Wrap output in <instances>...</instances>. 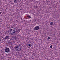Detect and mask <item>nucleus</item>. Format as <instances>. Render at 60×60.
I'll list each match as a JSON object with an SVG mask.
<instances>
[{
    "mask_svg": "<svg viewBox=\"0 0 60 60\" xmlns=\"http://www.w3.org/2000/svg\"><path fill=\"white\" fill-rule=\"evenodd\" d=\"M11 29H12V31L13 30H14V29H13V28H12V29L11 28Z\"/></svg>",
    "mask_w": 60,
    "mask_h": 60,
    "instance_id": "f3484780",
    "label": "nucleus"
},
{
    "mask_svg": "<svg viewBox=\"0 0 60 60\" xmlns=\"http://www.w3.org/2000/svg\"><path fill=\"white\" fill-rule=\"evenodd\" d=\"M17 30L15 28V29L13 30V33H15L16 34V32H17Z\"/></svg>",
    "mask_w": 60,
    "mask_h": 60,
    "instance_id": "39448f33",
    "label": "nucleus"
},
{
    "mask_svg": "<svg viewBox=\"0 0 60 60\" xmlns=\"http://www.w3.org/2000/svg\"><path fill=\"white\" fill-rule=\"evenodd\" d=\"M27 17L29 18H30H30H31V17L30 16H29V15H28L27 16Z\"/></svg>",
    "mask_w": 60,
    "mask_h": 60,
    "instance_id": "ddd939ff",
    "label": "nucleus"
},
{
    "mask_svg": "<svg viewBox=\"0 0 60 60\" xmlns=\"http://www.w3.org/2000/svg\"><path fill=\"white\" fill-rule=\"evenodd\" d=\"M14 3H18L17 0H14Z\"/></svg>",
    "mask_w": 60,
    "mask_h": 60,
    "instance_id": "1a4fd4ad",
    "label": "nucleus"
},
{
    "mask_svg": "<svg viewBox=\"0 0 60 60\" xmlns=\"http://www.w3.org/2000/svg\"><path fill=\"white\" fill-rule=\"evenodd\" d=\"M53 22H52L50 23V25L51 26L53 25Z\"/></svg>",
    "mask_w": 60,
    "mask_h": 60,
    "instance_id": "9d476101",
    "label": "nucleus"
},
{
    "mask_svg": "<svg viewBox=\"0 0 60 60\" xmlns=\"http://www.w3.org/2000/svg\"><path fill=\"white\" fill-rule=\"evenodd\" d=\"M10 43H11L10 41H8L6 42V44H10Z\"/></svg>",
    "mask_w": 60,
    "mask_h": 60,
    "instance_id": "423d86ee",
    "label": "nucleus"
},
{
    "mask_svg": "<svg viewBox=\"0 0 60 60\" xmlns=\"http://www.w3.org/2000/svg\"><path fill=\"white\" fill-rule=\"evenodd\" d=\"M1 13H2V12H0V14H1Z\"/></svg>",
    "mask_w": 60,
    "mask_h": 60,
    "instance_id": "412c9836",
    "label": "nucleus"
},
{
    "mask_svg": "<svg viewBox=\"0 0 60 60\" xmlns=\"http://www.w3.org/2000/svg\"><path fill=\"white\" fill-rule=\"evenodd\" d=\"M12 28H13V29H15V28H14V27H12Z\"/></svg>",
    "mask_w": 60,
    "mask_h": 60,
    "instance_id": "6ab92c4d",
    "label": "nucleus"
},
{
    "mask_svg": "<svg viewBox=\"0 0 60 60\" xmlns=\"http://www.w3.org/2000/svg\"><path fill=\"white\" fill-rule=\"evenodd\" d=\"M48 39H50V38L49 37H48V38H47Z\"/></svg>",
    "mask_w": 60,
    "mask_h": 60,
    "instance_id": "dca6fc26",
    "label": "nucleus"
},
{
    "mask_svg": "<svg viewBox=\"0 0 60 60\" xmlns=\"http://www.w3.org/2000/svg\"><path fill=\"white\" fill-rule=\"evenodd\" d=\"M21 45L19 44L17 45L15 47V49H16L17 51H20L21 50Z\"/></svg>",
    "mask_w": 60,
    "mask_h": 60,
    "instance_id": "f257e3e1",
    "label": "nucleus"
},
{
    "mask_svg": "<svg viewBox=\"0 0 60 60\" xmlns=\"http://www.w3.org/2000/svg\"><path fill=\"white\" fill-rule=\"evenodd\" d=\"M53 45H51L50 47V48L51 49H52V46Z\"/></svg>",
    "mask_w": 60,
    "mask_h": 60,
    "instance_id": "2eb2a0df",
    "label": "nucleus"
},
{
    "mask_svg": "<svg viewBox=\"0 0 60 60\" xmlns=\"http://www.w3.org/2000/svg\"><path fill=\"white\" fill-rule=\"evenodd\" d=\"M10 30H8V32H9V33H10Z\"/></svg>",
    "mask_w": 60,
    "mask_h": 60,
    "instance_id": "aec40b11",
    "label": "nucleus"
},
{
    "mask_svg": "<svg viewBox=\"0 0 60 60\" xmlns=\"http://www.w3.org/2000/svg\"><path fill=\"white\" fill-rule=\"evenodd\" d=\"M5 37L6 38V39H7V40H9V37L8 36H6Z\"/></svg>",
    "mask_w": 60,
    "mask_h": 60,
    "instance_id": "6e6552de",
    "label": "nucleus"
},
{
    "mask_svg": "<svg viewBox=\"0 0 60 60\" xmlns=\"http://www.w3.org/2000/svg\"><path fill=\"white\" fill-rule=\"evenodd\" d=\"M16 31H17V32L18 33H19L20 32V30H19V29H18V30H17Z\"/></svg>",
    "mask_w": 60,
    "mask_h": 60,
    "instance_id": "f8f14e48",
    "label": "nucleus"
},
{
    "mask_svg": "<svg viewBox=\"0 0 60 60\" xmlns=\"http://www.w3.org/2000/svg\"><path fill=\"white\" fill-rule=\"evenodd\" d=\"M10 30V33H11V32H13V30H12V29H10V30Z\"/></svg>",
    "mask_w": 60,
    "mask_h": 60,
    "instance_id": "9b49d317",
    "label": "nucleus"
},
{
    "mask_svg": "<svg viewBox=\"0 0 60 60\" xmlns=\"http://www.w3.org/2000/svg\"><path fill=\"white\" fill-rule=\"evenodd\" d=\"M3 40H6V37H5V38H3Z\"/></svg>",
    "mask_w": 60,
    "mask_h": 60,
    "instance_id": "4468645a",
    "label": "nucleus"
},
{
    "mask_svg": "<svg viewBox=\"0 0 60 60\" xmlns=\"http://www.w3.org/2000/svg\"><path fill=\"white\" fill-rule=\"evenodd\" d=\"M13 34H14L13 33Z\"/></svg>",
    "mask_w": 60,
    "mask_h": 60,
    "instance_id": "4be33fe9",
    "label": "nucleus"
},
{
    "mask_svg": "<svg viewBox=\"0 0 60 60\" xmlns=\"http://www.w3.org/2000/svg\"><path fill=\"white\" fill-rule=\"evenodd\" d=\"M11 34L12 35H13V34L12 33H11Z\"/></svg>",
    "mask_w": 60,
    "mask_h": 60,
    "instance_id": "a211bd4d",
    "label": "nucleus"
},
{
    "mask_svg": "<svg viewBox=\"0 0 60 60\" xmlns=\"http://www.w3.org/2000/svg\"><path fill=\"white\" fill-rule=\"evenodd\" d=\"M40 28V27L39 26H36L35 28H34V31H35L36 30H38L39 28Z\"/></svg>",
    "mask_w": 60,
    "mask_h": 60,
    "instance_id": "7ed1b4c3",
    "label": "nucleus"
},
{
    "mask_svg": "<svg viewBox=\"0 0 60 60\" xmlns=\"http://www.w3.org/2000/svg\"><path fill=\"white\" fill-rule=\"evenodd\" d=\"M17 37L15 36H14L13 37L12 40L13 41H16L17 40Z\"/></svg>",
    "mask_w": 60,
    "mask_h": 60,
    "instance_id": "20e7f679",
    "label": "nucleus"
},
{
    "mask_svg": "<svg viewBox=\"0 0 60 60\" xmlns=\"http://www.w3.org/2000/svg\"><path fill=\"white\" fill-rule=\"evenodd\" d=\"M31 46H32V44H30L27 45V47L28 48H31Z\"/></svg>",
    "mask_w": 60,
    "mask_h": 60,
    "instance_id": "0eeeda50",
    "label": "nucleus"
},
{
    "mask_svg": "<svg viewBox=\"0 0 60 60\" xmlns=\"http://www.w3.org/2000/svg\"><path fill=\"white\" fill-rule=\"evenodd\" d=\"M5 51L6 53H9L10 52V49L8 48H7L5 49Z\"/></svg>",
    "mask_w": 60,
    "mask_h": 60,
    "instance_id": "f03ea898",
    "label": "nucleus"
}]
</instances>
